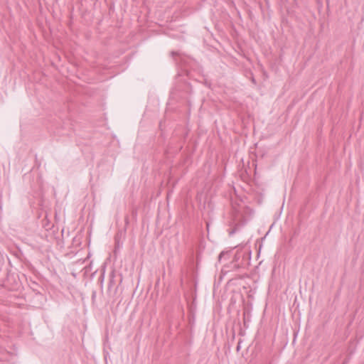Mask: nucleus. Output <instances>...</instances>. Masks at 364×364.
I'll use <instances>...</instances> for the list:
<instances>
[{"label": "nucleus", "mask_w": 364, "mask_h": 364, "mask_svg": "<svg viewBox=\"0 0 364 364\" xmlns=\"http://www.w3.org/2000/svg\"><path fill=\"white\" fill-rule=\"evenodd\" d=\"M224 255H225V252H222L219 255V256H218V259H219V260H220V259H221L222 257H223Z\"/></svg>", "instance_id": "obj_3"}, {"label": "nucleus", "mask_w": 364, "mask_h": 364, "mask_svg": "<svg viewBox=\"0 0 364 364\" xmlns=\"http://www.w3.org/2000/svg\"><path fill=\"white\" fill-rule=\"evenodd\" d=\"M239 349H240V346L238 345V346H237V350H239Z\"/></svg>", "instance_id": "obj_6"}, {"label": "nucleus", "mask_w": 364, "mask_h": 364, "mask_svg": "<svg viewBox=\"0 0 364 364\" xmlns=\"http://www.w3.org/2000/svg\"><path fill=\"white\" fill-rule=\"evenodd\" d=\"M250 259V253L248 252H237L234 257L233 269L245 268Z\"/></svg>", "instance_id": "obj_1"}, {"label": "nucleus", "mask_w": 364, "mask_h": 364, "mask_svg": "<svg viewBox=\"0 0 364 364\" xmlns=\"http://www.w3.org/2000/svg\"><path fill=\"white\" fill-rule=\"evenodd\" d=\"M178 55V53L177 52H176V51H171V55L172 57H174V56Z\"/></svg>", "instance_id": "obj_2"}, {"label": "nucleus", "mask_w": 364, "mask_h": 364, "mask_svg": "<svg viewBox=\"0 0 364 364\" xmlns=\"http://www.w3.org/2000/svg\"><path fill=\"white\" fill-rule=\"evenodd\" d=\"M113 282V280L110 281L109 282V287H110L111 284Z\"/></svg>", "instance_id": "obj_5"}, {"label": "nucleus", "mask_w": 364, "mask_h": 364, "mask_svg": "<svg viewBox=\"0 0 364 364\" xmlns=\"http://www.w3.org/2000/svg\"><path fill=\"white\" fill-rule=\"evenodd\" d=\"M119 247V243L118 242H116V247H115V250L114 252H116V249Z\"/></svg>", "instance_id": "obj_4"}]
</instances>
